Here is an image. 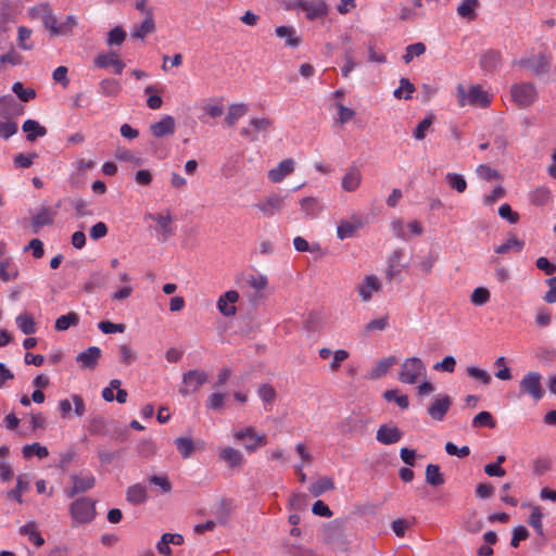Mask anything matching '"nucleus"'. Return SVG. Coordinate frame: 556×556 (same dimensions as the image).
<instances>
[{"label": "nucleus", "instance_id": "f257e3e1", "mask_svg": "<svg viewBox=\"0 0 556 556\" xmlns=\"http://www.w3.org/2000/svg\"><path fill=\"white\" fill-rule=\"evenodd\" d=\"M96 503L92 498L85 496L72 502L70 505L72 527L92 522L97 516Z\"/></svg>", "mask_w": 556, "mask_h": 556}, {"label": "nucleus", "instance_id": "f03ea898", "mask_svg": "<svg viewBox=\"0 0 556 556\" xmlns=\"http://www.w3.org/2000/svg\"><path fill=\"white\" fill-rule=\"evenodd\" d=\"M88 431L92 435H111L112 438L124 442L127 440V430L118 428L114 421H108L103 416H94L90 419Z\"/></svg>", "mask_w": 556, "mask_h": 556}, {"label": "nucleus", "instance_id": "7ed1b4c3", "mask_svg": "<svg viewBox=\"0 0 556 556\" xmlns=\"http://www.w3.org/2000/svg\"><path fill=\"white\" fill-rule=\"evenodd\" d=\"M457 101L459 106H465L467 103L472 106L486 108L491 103L490 94L484 91L480 85L470 87L468 94L463 85L457 86Z\"/></svg>", "mask_w": 556, "mask_h": 556}, {"label": "nucleus", "instance_id": "20e7f679", "mask_svg": "<svg viewBox=\"0 0 556 556\" xmlns=\"http://www.w3.org/2000/svg\"><path fill=\"white\" fill-rule=\"evenodd\" d=\"M510 94L515 104L520 109L531 106L538 99V90L534 84L528 81L513 85Z\"/></svg>", "mask_w": 556, "mask_h": 556}, {"label": "nucleus", "instance_id": "39448f33", "mask_svg": "<svg viewBox=\"0 0 556 556\" xmlns=\"http://www.w3.org/2000/svg\"><path fill=\"white\" fill-rule=\"evenodd\" d=\"M426 368L422 361L418 357L406 358L402 364L401 371L399 374V380L404 383L414 384L418 381V378L425 374Z\"/></svg>", "mask_w": 556, "mask_h": 556}, {"label": "nucleus", "instance_id": "423d86ee", "mask_svg": "<svg viewBox=\"0 0 556 556\" xmlns=\"http://www.w3.org/2000/svg\"><path fill=\"white\" fill-rule=\"evenodd\" d=\"M552 55L545 52H540L535 56L522 58L518 61H514V64H518L532 71L535 76L547 74L551 70Z\"/></svg>", "mask_w": 556, "mask_h": 556}, {"label": "nucleus", "instance_id": "0eeeda50", "mask_svg": "<svg viewBox=\"0 0 556 556\" xmlns=\"http://www.w3.org/2000/svg\"><path fill=\"white\" fill-rule=\"evenodd\" d=\"M207 380L208 376L205 371L198 369L188 370L182 375L185 387L179 389V393L187 396L191 392H197Z\"/></svg>", "mask_w": 556, "mask_h": 556}, {"label": "nucleus", "instance_id": "6e6552de", "mask_svg": "<svg viewBox=\"0 0 556 556\" xmlns=\"http://www.w3.org/2000/svg\"><path fill=\"white\" fill-rule=\"evenodd\" d=\"M238 441H244V447L248 452H255L258 446L266 445L265 434H257L253 427H247L244 430L236 431L233 434Z\"/></svg>", "mask_w": 556, "mask_h": 556}, {"label": "nucleus", "instance_id": "1a4fd4ad", "mask_svg": "<svg viewBox=\"0 0 556 556\" xmlns=\"http://www.w3.org/2000/svg\"><path fill=\"white\" fill-rule=\"evenodd\" d=\"M71 480L73 485L64 489V494L67 498H73L79 493H85L96 485V478L91 473L85 477L74 473L71 476Z\"/></svg>", "mask_w": 556, "mask_h": 556}, {"label": "nucleus", "instance_id": "9d476101", "mask_svg": "<svg viewBox=\"0 0 556 556\" xmlns=\"http://www.w3.org/2000/svg\"><path fill=\"white\" fill-rule=\"evenodd\" d=\"M520 390L531 395L536 401L541 400L544 395V390L541 384V375L536 371H530L525 375L520 381Z\"/></svg>", "mask_w": 556, "mask_h": 556}, {"label": "nucleus", "instance_id": "9b49d317", "mask_svg": "<svg viewBox=\"0 0 556 556\" xmlns=\"http://www.w3.org/2000/svg\"><path fill=\"white\" fill-rule=\"evenodd\" d=\"M364 225V219L361 216L353 215L351 219H342L340 222L337 228V236L340 240L353 238Z\"/></svg>", "mask_w": 556, "mask_h": 556}, {"label": "nucleus", "instance_id": "f8f14e48", "mask_svg": "<svg viewBox=\"0 0 556 556\" xmlns=\"http://www.w3.org/2000/svg\"><path fill=\"white\" fill-rule=\"evenodd\" d=\"M367 427V419L361 413H351L340 422V431L344 434L364 432Z\"/></svg>", "mask_w": 556, "mask_h": 556}, {"label": "nucleus", "instance_id": "ddd939ff", "mask_svg": "<svg viewBox=\"0 0 556 556\" xmlns=\"http://www.w3.org/2000/svg\"><path fill=\"white\" fill-rule=\"evenodd\" d=\"M453 404L450 395L437 397L427 408L429 416L435 421H442Z\"/></svg>", "mask_w": 556, "mask_h": 556}, {"label": "nucleus", "instance_id": "4468645a", "mask_svg": "<svg viewBox=\"0 0 556 556\" xmlns=\"http://www.w3.org/2000/svg\"><path fill=\"white\" fill-rule=\"evenodd\" d=\"M56 210L49 206H41L37 214L31 217V232L38 233L43 226H50L54 223Z\"/></svg>", "mask_w": 556, "mask_h": 556}, {"label": "nucleus", "instance_id": "2eb2a0df", "mask_svg": "<svg viewBox=\"0 0 556 556\" xmlns=\"http://www.w3.org/2000/svg\"><path fill=\"white\" fill-rule=\"evenodd\" d=\"M94 65L99 68L113 66L114 72L117 75H121L125 67V63L118 59L117 53L114 51L98 54L94 59Z\"/></svg>", "mask_w": 556, "mask_h": 556}, {"label": "nucleus", "instance_id": "dca6fc26", "mask_svg": "<svg viewBox=\"0 0 556 556\" xmlns=\"http://www.w3.org/2000/svg\"><path fill=\"white\" fill-rule=\"evenodd\" d=\"M175 127V118L170 115H165L161 121L150 126V131L154 137L163 138L174 135Z\"/></svg>", "mask_w": 556, "mask_h": 556}, {"label": "nucleus", "instance_id": "f3484780", "mask_svg": "<svg viewBox=\"0 0 556 556\" xmlns=\"http://www.w3.org/2000/svg\"><path fill=\"white\" fill-rule=\"evenodd\" d=\"M239 300V293L235 290H229L223 294L217 301V307L224 316H233L237 312L233 305Z\"/></svg>", "mask_w": 556, "mask_h": 556}, {"label": "nucleus", "instance_id": "a211bd4d", "mask_svg": "<svg viewBox=\"0 0 556 556\" xmlns=\"http://www.w3.org/2000/svg\"><path fill=\"white\" fill-rule=\"evenodd\" d=\"M502 64V53L500 50L489 49L481 54L480 66L485 72H494Z\"/></svg>", "mask_w": 556, "mask_h": 556}, {"label": "nucleus", "instance_id": "6ab92c4d", "mask_svg": "<svg viewBox=\"0 0 556 556\" xmlns=\"http://www.w3.org/2000/svg\"><path fill=\"white\" fill-rule=\"evenodd\" d=\"M402 431L397 427H389L382 425L377 430L376 439L382 444L390 445L399 442L402 439Z\"/></svg>", "mask_w": 556, "mask_h": 556}, {"label": "nucleus", "instance_id": "aec40b11", "mask_svg": "<svg viewBox=\"0 0 556 556\" xmlns=\"http://www.w3.org/2000/svg\"><path fill=\"white\" fill-rule=\"evenodd\" d=\"M147 217L157 223L160 229L162 230L161 240L163 242H165L169 237H172L174 235V230L170 226L173 223V217H172L169 211H167V213L165 215L160 214V213H157V214L149 213L147 215Z\"/></svg>", "mask_w": 556, "mask_h": 556}, {"label": "nucleus", "instance_id": "412c9836", "mask_svg": "<svg viewBox=\"0 0 556 556\" xmlns=\"http://www.w3.org/2000/svg\"><path fill=\"white\" fill-rule=\"evenodd\" d=\"M101 357V350L98 346H90L76 356V361L83 368L94 369Z\"/></svg>", "mask_w": 556, "mask_h": 556}, {"label": "nucleus", "instance_id": "4be33fe9", "mask_svg": "<svg viewBox=\"0 0 556 556\" xmlns=\"http://www.w3.org/2000/svg\"><path fill=\"white\" fill-rule=\"evenodd\" d=\"M380 289V281L375 275H367L363 282L357 287V291L364 301H369L372 292L379 291Z\"/></svg>", "mask_w": 556, "mask_h": 556}, {"label": "nucleus", "instance_id": "5701e85b", "mask_svg": "<svg viewBox=\"0 0 556 556\" xmlns=\"http://www.w3.org/2000/svg\"><path fill=\"white\" fill-rule=\"evenodd\" d=\"M275 34L277 37L285 39L286 46L290 48H296L302 42L301 36H299L296 30L291 26H278L275 29Z\"/></svg>", "mask_w": 556, "mask_h": 556}, {"label": "nucleus", "instance_id": "b1692460", "mask_svg": "<svg viewBox=\"0 0 556 556\" xmlns=\"http://www.w3.org/2000/svg\"><path fill=\"white\" fill-rule=\"evenodd\" d=\"M294 170V162L291 159H286L279 163L276 168L268 172V178L273 182H280L286 176Z\"/></svg>", "mask_w": 556, "mask_h": 556}, {"label": "nucleus", "instance_id": "393cba45", "mask_svg": "<svg viewBox=\"0 0 556 556\" xmlns=\"http://www.w3.org/2000/svg\"><path fill=\"white\" fill-rule=\"evenodd\" d=\"M302 11L306 13L307 20L314 21L328 14V5L325 0L307 1Z\"/></svg>", "mask_w": 556, "mask_h": 556}, {"label": "nucleus", "instance_id": "a878e982", "mask_svg": "<svg viewBox=\"0 0 556 556\" xmlns=\"http://www.w3.org/2000/svg\"><path fill=\"white\" fill-rule=\"evenodd\" d=\"M283 206V198L277 194L269 197L264 202L255 204L265 216H273L276 212L280 211Z\"/></svg>", "mask_w": 556, "mask_h": 556}, {"label": "nucleus", "instance_id": "bb28decb", "mask_svg": "<svg viewBox=\"0 0 556 556\" xmlns=\"http://www.w3.org/2000/svg\"><path fill=\"white\" fill-rule=\"evenodd\" d=\"M219 458L220 460L225 462L230 468L240 467L244 462L241 452L230 446L220 450Z\"/></svg>", "mask_w": 556, "mask_h": 556}, {"label": "nucleus", "instance_id": "cd10ccee", "mask_svg": "<svg viewBox=\"0 0 556 556\" xmlns=\"http://www.w3.org/2000/svg\"><path fill=\"white\" fill-rule=\"evenodd\" d=\"M22 129L26 132V139L30 142H34L38 137H43L47 134V128L34 119L25 121Z\"/></svg>", "mask_w": 556, "mask_h": 556}, {"label": "nucleus", "instance_id": "c85d7f7f", "mask_svg": "<svg viewBox=\"0 0 556 556\" xmlns=\"http://www.w3.org/2000/svg\"><path fill=\"white\" fill-rule=\"evenodd\" d=\"M147 498V488L140 483L130 485L126 491V500L132 505L143 504Z\"/></svg>", "mask_w": 556, "mask_h": 556}, {"label": "nucleus", "instance_id": "c756f323", "mask_svg": "<svg viewBox=\"0 0 556 556\" xmlns=\"http://www.w3.org/2000/svg\"><path fill=\"white\" fill-rule=\"evenodd\" d=\"M362 180V174L358 168L350 167L342 178V188L345 191H355Z\"/></svg>", "mask_w": 556, "mask_h": 556}, {"label": "nucleus", "instance_id": "7c9ffc66", "mask_svg": "<svg viewBox=\"0 0 556 556\" xmlns=\"http://www.w3.org/2000/svg\"><path fill=\"white\" fill-rule=\"evenodd\" d=\"M23 108L15 101L11 94L0 97V115L7 117L20 114Z\"/></svg>", "mask_w": 556, "mask_h": 556}, {"label": "nucleus", "instance_id": "2f4dec72", "mask_svg": "<svg viewBox=\"0 0 556 556\" xmlns=\"http://www.w3.org/2000/svg\"><path fill=\"white\" fill-rule=\"evenodd\" d=\"M155 30L152 10L149 9L144 21L131 33L132 38L144 39L148 34Z\"/></svg>", "mask_w": 556, "mask_h": 556}, {"label": "nucleus", "instance_id": "473e14b6", "mask_svg": "<svg viewBox=\"0 0 556 556\" xmlns=\"http://www.w3.org/2000/svg\"><path fill=\"white\" fill-rule=\"evenodd\" d=\"M18 277V268L12 261V258L7 257L0 261V279L4 282L12 281L17 279Z\"/></svg>", "mask_w": 556, "mask_h": 556}, {"label": "nucleus", "instance_id": "72a5a7b5", "mask_svg": "<svg viewBox=\"0 0 556 556\" xmlns=\"http://www.w3.org/2000/svg\"><path fill=\"white\" fill-rule=\"evenodd\" d=\"M479 5V0H463L462 3L457 7V13L463 18L475 21L477 18L476 9Z\"/></svg>", "mask_w": 556, "mask_h": 556}, {"label": "nucleus", "instance_id": "f704fd0d", "mask_svg": "<svg viewBox=\"0 0 556 556\" xmlns=\"http://www.w3.org/2000/svg\"><path fill=\"white\" fill-rule=\"evenodd\" d=\"M248 111H249V108L244 103L231 104L228 109V113L225 118V123L228 126L233 127L236 125L237 121L239 118H241L242 116H244L248 113Z\"/></svg>", "mask_w": 556, "mask_h": 556}, {"label": "nucleus", "instance_id": "c9c22d12", "mask_svg": "<svg viewBox=\"0 0 556 556\" xmlns=\"http://www.w3.org/2000/svg\"><path fill=\"white\" fill-rule=\"evenodd\" d=\"M426 482L432 486H440L445 482L440 467L434 464H429L426 467Z\"/></svg>", "mask_w": 556, "mask_h": 556}, {"label": "nucleus", "instance_id": "e433bc0d", "mask_svg": "<svg viewBox=\"0 0 556 556\" xmlns=\"http://www.w3.org/2000/svg\"><path fill=\"white\" fill-rule=\"evenodd\" d=\"M108 281V276L101 271H94L90 275L88 281H86L83 286V291L86 293H91L96 288L103 287Z\"/></svg>", "mask_w": 556, "mask_h": 556}, {"label": "nucleus", "instance_id": "4c0bfd02", "mask_svg": "<svg viewBox=\"0 0 556 556\" xmlns=\"http://www.w3.org/2000/svg\"><path fill=\"white\" fill-rule=\"evenodd\" d=\"M38 10L42 12V23L45 27L50 30L51 35L56 36L55 31L58 30V21L49 4H41Z\"/></svg>", "mask_w": 556, "mask_h": 556}, {"label": "nucleus", "instance_id": "58836bf2", "mask_svg": "<svg viewBox=\"0 0 556 556\" xmlns=\"http://www.w3.org/2000/svg\"><path fill=\"white\" fill-rule=\"evenodd\" d=\"M79 324V315L75 312H70L66 315H62L55 320L54 328L58 331H65L70 327H75Z\"/></svg>", "mask_w": 556, "mask_h": 556}, {"label": "nucleus", "instance_id": "ea45409f", "mask_svg": "<svg viewBox=\"0 0 556 556\" xmlns=\"http://www.w3.org/2000/svg\"><path fill=\"white\" fill-rule=\"evenodd\" d=\"M175 445L184 459L191 457L195 451V445L191 438L179 437L175 440Z\"/></svg>", "mask_w": 556, "mask_h": 556}, {"label": "nucleus", "instance_id": "a19ab883", "mask_svg": "<svg viewBox=\"0 0 556 556\" xmlns=\"http://www.w3.org/2000/svg\"><path fill=\"white\" fill-rule=\"evenodd\" d=\"M334 483L331 478L323 477L309 486V492L313 496H320L323 493L333 490Z\"/></svg>", "mask_w": 556, "mask_h": 556}, {"label": "nucleus", "instance_id": "79ce46f5", "mask_svg": "<svg viewBox=\"0 0 556 556\" xmlns=\"http://www.w3.org/2000/svg\"><path fill=\"white\" fill-rule=\"evenodd\" d=\"M525 247V241L517 239L514 235H510V238L504 242L503 244L495 248V253L497 254H507L511 250L516 252H520Z\"/></svg>", "mask_w": 556, "mask_h": 556}, {"label": "nucleus", "instance_id": "37998d69", "mask_svg": "<svg viewBox=\"0 0 556 556\" xmlns=\"http://www.w3.org/2000/svg\"><path fill=\"white\" fill-rule=\"evenodd\" d=\"M397 363V358L395 356H389L387 358L380 359L376 367L372 369L371 377L372 378H381L384 376L390 368Z\"/></svg>", "mask_w": 556, "mask_h": 556}, {"label": "nucleus", "instance_id": "c03bdc74", "mask_svg": "<svg viewBox=\"0 0 556 556\" xmlns=\"http://www.w3.org/2000/svg\"><path fill=\"white\" fill-rule=\"evenodd\" d=\"M20 533L23 535H28L29 541H31L37 547H40L45 544V539L36 530V526L33 522H28L22 526L20 529Z\"/></svg>", "mask_w": 556, "mask_h": 556}, {"label": "nucleus", "instance_id": "a18cd8bd", "mask_svg": "<svg viewBox=\"0 0 556 556\" xmlns=\"http://www.w3.org/2000/svg\"><path fill=\"white\" fill-rule=\"evenodd\" d=\"M100 92L106 97L117 96L121 91V85L118 80L114 78L102 79L99 84Z\"/></svg>", "mask_w": 556, "mask_h": 556}, {"label": "nucleus", "instance_id": "49530a36", "mask_svg": "<svg viewBox=\"0 0 556 556\" xmlns=\"http://www.w3.org/2000/svg\"><path fill=\"white\" fill-rule=\"evenodd\" d=\"M16 324L24 334H33L36 332V324L31 315L21 314L16 317Z\"/></svg>", "mask_w": 556, "mask_h": 556}, {"label": "nucleus", "instance_id": "de8ad7c7", "mask_svg": "<svg viewBox=\"0 0 556 556\" xmlns=\"http://www.w3.org/2000/svg\"><path fill=\"white\" fill-rule=\"evenodd\" d=\"M23 457L30 458L33 455H36L39 458H45L49 455V451L46 446L40 445L39 443H33L24 445L22 448Z\"/></svg>", "mask_w": 556, "mask_h": 556}, {"label": "nucleus", "instance_id": "09e8293b", "mask_svg": "<svg viewBox=\"0 0 556 556\" xmlns=\"http://www.w3.org/2000/svg\"><path fill=\"white\" fill-rule=\"evenodd\" d=\"M472 426L475 428L488 427L493 429L496 427V421L491 415V413L483 410L473 417Z\"/></svg>", "mask_w": 556, "mask_h": 556}, {"label": "nucleus", "instance_id": "8fccbe9b", "mask_svg": "<svg viewBox=\"0 0 556 556\" xmlns=\"http://www.w3.org/2000/svg\"><path fill=\"white\" fill-rule=\"evenodd\" d=\"M115 159L123 162H130L135 166H141L144 163L143 159L135 156L134 153L126 148H117L115 151Z\"/></svg>", "mask_w": 556, "mask_h": 556}, {"label": "nucleus", "instance_id": "3c124183", "mask_svg": "<svg viewBox=\"0 0 556 556\" xmlns=\"http://www.w3.org/2000/svg\"><path fill=\"white\" fill-rule=\"evenodd\" d=\"M542 518L543 513L541 508L539 506L533 507L529 516L528 522L536 531L539 535H544Z\"/></svg>", "mask_w": 556, "mask_h": 556}, {"label": "nucleus", "instance_id": "603ef678", "mask_svg": "<svg viewBox=\"0 0 556 556\" xmlns=\"http://www.w3.org/2000/svg\"><path fill=\"white\" fill-rule=\"evenodd\" d=\"M551 199V191L547 187H539L531 193V203L541 206L545 205Z\"/></svg>", "mask_w": 556, "mask_h": 556}, {"label": "nucleus", "instance_id": "864d4df0", "mask_svg": "<svg viewBox=\"0 0 556 556\" xmlns=\"http://www.w3.org/2000/svg\"><path fill=\"white\" fill-rule=\"evenodd\" d=\"M445 179H446L448 186L459 193L464 192L467 188L466 179L460 174L448 173L446 175Z\"/></svg>", "mask_w": 556, "mask_h": 556}, {"label": "nucleus", "instance_id": "5fc2aeb1", "mask_svg": "<svg viewBox=\"0 0 556 556\" xmlns=\"http://www.w3.org/2000/svg\"><path fill=\"white\" fill-rule=\"evenodd\" d=\"M301 207L308 217H315L320 211L317 199L307 197L301 200Z\"/></svg>", "mask_w": 556, "mask_h": 556}, {"label": "nucleus", "instance_id": "6e6d98bb", "mask_svg": "<svg viewBox=\"0 0 556 556\" xmlns=\"http://www.w3.org/2000/svg\"><path fill=\"white\" fill-rule=\"evenodd\" d=\"M12 91L23 102H28L36 97V91L33 88L25 89L20 81L13 84Z\"/></svg>", "mask_w": 556, "mask_h": 556}, {"label": "nucleus", "instance_id": "4d7b16f0", "mask_svg": "<svg viewBox=\"0 0 556 556\" xmlns=\"http://www.w3.org/2000/svg\"><path fill=\"white\" fill-rule=\"evenodd\" d=\"M28 489V482L18 476L16 479V486L8 492V497L13 498L18 503H22V493Z\"/></svg>", "mask_w": 556, "mask_h": 556}, {"label": "nucleus", "instance_id": "13d9d810", "mask_svg": "<svg viewBox=\"0 0 556 556\" xmlns=\"http://www.w3.org/2000/svg\"><path fill=\"white\" fill-rule=\"evenodd\" d=\"M257 393L266 404H273L277 397L276 390L269 383H263L258 387Z\"/></svg>", "mask_w": 556, "mask_h": 556}, {"label": "nucleus", "instance_id": "bf43d9fd", "mask_svg": "<svg viewBox=\"0 0 556 556\" xmlns=\"http://www.w3.org/2000/svg\"><path fill=\"white\" fill-rule=\"evenodd\" d=\"M383 397L390 402L394 401L402 409H406L409 406L407 395H399L397 390H387L383 393Z\"/></svg>", "mask_w": 556, "mask_h": 556}, {"label": "nucleus", "instance_id": "052dcab7", "mask_svg": "<svg viewBox=\"0 0 556 556\" xmlns=\"http://www.w3.org/2000/svg\"><path fill=\"white\" fill-rule=\"evenodd\" d=\"M225 397H226V395L224 393H219V392L211 394L207 397L206 407L208 409H212V410H215V412L223 410L224 409V405H225Z\"/></svg>", "mask_w": 556, "mask_h": 556}, {"label": "nucleus", "instance_id": "680f3d73", "mask_svg": "<svg viewBox=\"0 0 556 556\" xmlns=\"http://www.w3.org/2000/svg\"><path fill=\"white\" fill-rule=\"evenodd\" d=\"M125 38L126 31L121 26H116L108 34V45L119 46L124 42Z\"/></svg>", "mask_w": 556, "mask_h": 556}, {"label": "nucleus", "instance_id": "e2e57ef3", "mask_svg": "<svg viewBox=\"0 0 556 556\" xmlns=\"http://www.w3.org/2000/svg\"><path fill=\"white\" fill-rule=\"evenodd\" d=\"M476 172L480 178L486 181L501 178V174L498 173V170L491 168L489 165H479Z\"/></svg>", "mask_w": 556, "mask_h": 556}, {"label": "nucleus", "instance_id": "0e129e2a", "mask_svg": "<svg viewBox=\"0 0 556 556\" xmlns=\"http://www.w3.org/2000/svg\"><path fill=\"white\" fill-rule=\"evenodd\" d=\"M77 25V21L73 15H68L64 22L58 24L56 36H67L72 34L73 28Z\"/></svg>", "mask_w": 556, "mask_h": 556}, {"label": "nucleus", "instance_id": "69168bd1", "mask_svg": "<svg viewBox=\"0 0 556 556\" xmlns=\"http://www.w3.org/2000/svg\"><path fill=\"white\" fill-rule=\"evenodd\" d=\"M250 125L257 132H267L270 128L274 127V121L271 118H267V117L252 118L250 121Z\"/></svg>", "mask_w": 556, "mask_h": 556}, {"label": "nucleus", "instance_id": "338daca9", "mask_svg": "<svg viewBox=\"0 0 556 556\" xmlns=\"http://www.w3.org/2000/svg\"><path fill=\"white\" fill-rule=\"evenodd\" d=\"M470 300L475 305H483L490 300V291L483 287L476 288Z\"/></svg>", "mask_w": 556, "mask_h": 556}, {"label": "nucleus", "instance_id": "774afa93", "mask_svg": "<svg viewBox=\"0 0 556 556\" xmlns=\"http://www.w3.org/2000/svg\"><path fill=\"white\" fill-rule=\"evenodd\" d=\"M498 215L507 219L510 224H517L519 222V214L511 210V206L507 203H504L498 208Z\"/></svg>", "mask_w": 556, "mask_h": 556}]
</instances>
